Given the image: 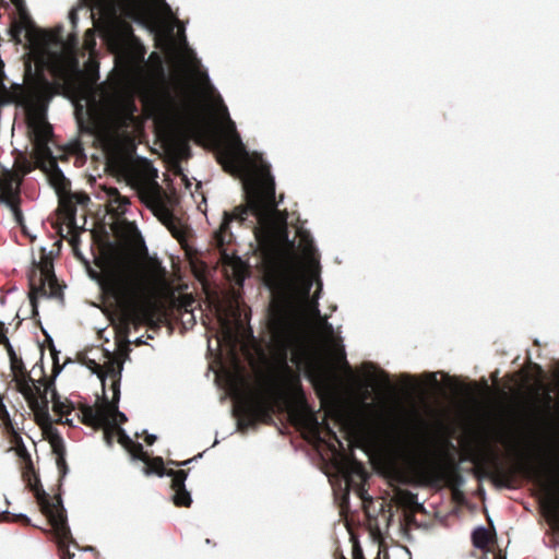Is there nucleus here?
<instances>
[{
  "instance_id": "f257e3e1",
  "label": "nucleus",
  "mask_w": 559,
  "mask_h": 559,
  "mask_svg": "<svg viewBox=\"0 0 559 559\" xmlns=\"http://www.w3.org/2000/svg\"><path fill=\"white\" fill-rule=\"evenodd\" d=\"M204 87L217 105L218 116L225 124L228 138V155L230 160L243 174L242 189L245 203L233 211H224L221 226L214 233V241L222 254H234L229 246L236 240L233 227L238 225L249 229L258 246L263 250H272L277 245H285L290 250L298 249L304 261L293 266L292 274L281 284L278 289L292 294H300L305 300L310 299V293L314 284L318 289L314 293L313 312L322 318L318 300L323 288L321 280V263L319 249L310 231L302 228L296 230V236L290 238L288 228V213L278 209L276 201L275 178L271 171V164L262 154H251L242 142L237 131L236 122L230 118L229 110L217 88L211 81L206 70L201 73Z\"/></svg>"
},
{
  "instance_id": "f03ea898",
  "label": "nucleus",
  "mask_w": 559,
  "mask_h": 559,
  "mask_svg": "<svg viewBox=\"0 0 559 559\" xmlns=\"http://www.w3.org/2000/svg\"><path fill=\"white\" fill-rule=\"evenodd\" d=\"M272 360L276 378L284 384L300 382L302 373L308 379L312 378L301 367V353L295 328L284 318L277 320L272 332Z\"/></svg>"
},
{
  "instance_id": "7ed1b4c3",
  "label": "nucleus",
  "mask_w": 559,
  "mask_h": 559,
  "mask_svg": "<svg viewBox=\"0 0 559 559\" xmlns=\"http://www.w3.org/2000/svg\"><path fill=\"white\" fill-rule=\"evenodd\" d=\"M107 289L120 304L131 306L145 289V275L134 259H120L108 271Z\"/></svg>"
},
{
  "instance_id": "20e7f679",
  "label": "nucleus",
  "mask_w": 559,
  "mask_h": 559,
  "mask_svg": "<svg viewBox=\"0 0 559 559\" xmlns=\"http://www.w3.org/2000/svg\"><path fill=\"white\" fill-rule=\"evenodd\" d=\"M10 104H14L23 110L29 128L40 136L47 138L52 132L47 119L48 102L44 100L35 88L15 84L13 88L5 92L2 100V105Z\"/></svg>"
},
{
  "instance_id": "39448f33",
  "label": "nucleus",
  "mask_w": 559,
  "mask_h": 559,
  "mask_svg": "<svg viewBox=\"0 0 559 559\" xmlns=\"http://www.w3.org/2000/svg\"><path fill=\"white\" fill-rule=\"evenodd\" d=\"M152 177L151 182H144L140 179L134 180L132 188L141 194V198L154 216L176 235L180 230V221L175 214L171 201L164 195L160 186L155 180L157 178V169L155 167H152Z\"/></svg>"
},
{
  "instance_id": "423d86ee",
  "label": "nucleus",
  "mask_w": 559,
  "mask_h": 559,
  "mask_svg": "<svg viewBox=\"0 0 559 559\" xmlns=\"http://www.w3.org/2000/svg\"><path fill=\"white\" fill-rule=\"evenodd\" d=\"M24 476L26 487L34 493L43 513L47 515L57 534L63 539L70 538L71 531L61 495L52 498L44 489L38 475L33 469L25 473Z\"/></svg>"
},
{
  "instance_id": "0eeeda50",
  "label": "nucleus",
  "mask_w": 559,
  "mask_h": 559,
  "mask_svg": "<svg viewBox=\"0 0 559 559\" xmlns=\"http://www.w3.org/2000/svg\"><path fill=\"white\" fill-rule=\"evenodd\" d=\"M28 298L33 318L38 316L39 299L63 300L62 290L59 288L58 280L51 265L37 264L28 274Z\"/></svg>"
},
{
  "instance_id": "6e6552de",
  "label": "nucleus",
  "mask_w": 559,
  "mask_h": 559,
  "mask_svg": "<svg viewBox=\"0 0 559 559\" xmlns=\"http://www.w3.org/2000/svg\"><path fill=\"white\" fill-rule=\"evenodd\" d=\"M158 466L154 468L146 467L144 469L145 475H156L158 477H170L171 489L174 491L171 500L177 507H190L192 503V497L190 491L186 487V480L188 478V472L185 469L166 468L162 457L156 459Z\"/></svg>"
},
{
  "instance_id": "1a4fd4ad",
  "label": "nucleus",
  "mask_w": 559,
  "mask_h": 559,
  "mask_svg": "<svg viewBox=\"0 0 559 559\" xmlns=\"http://www.w3.org/2000/svg\"><path fill=\"white\" fill-rule=\"evenodd\" d=\"M123 370L122 364H112L105 377H100L103 383V395L108 406L109 417L115 416L121 424L128 420L127 415L119 411L120 382Z\"/></svg>"
},
{
  "instance_id": "9d476101",
  "label": "nucleus",
  "mask_w": 559,
  "mask_h": 559,
  "mask_svg": "<svg viewBox=\"0 0 559 559\" xmlns=\"http://www.w3.org/2000/svg\"><path fill=\"white\" fill-rule=\"evenodd\" d=\"M19 392L28 402L32 411L35 413L36 417L39 420L47 425H50L52 423V418L49 412L50 401L47 396V391L41 390V385L39 382L36 389L27 385L25 386V391Z\"/></svg>"
},
{
  "instance_id": "9b49d317",
  "label": "nucleus",
  "mask_w": 559,
  "mask_h": 559,
  "mask_svg": "<svg viewBox=\"0 0 559 559\" xmlns=\"http://www.w3.org/2000/svg\"><path fill=\"white\" fill-rule=\"evenodd\" d=\"M364 369L370 373V377L364 382L357 383L365 392L370 390H389L390 389V374L379 369L376 365L367 361L362 365Z\"/></svg>"
},
{
  "instance_id": "f8f14e48",
  "label": "nucleus",
  "mask_w": 559,
  "mask_h": 559,
  "mask_svg": "<svg viewBox=\"0 0 559 559\" xmlns=\"http://www.w3.org/2000/svg\"><path fill=\"white\" fill-rule=\"evenodd\" d=\"M155 2L164 26L168 28L170 33H173L175 28H178L180 39L187 43L186 26L180 25L181 22L177 12L173 10L171 5L166 0H155Z\"/></svg>"
},
{
  "instance_id": "ddd939ff",
  "label": "nucleus",
  "mask_w": 559,
  "mask_h": 559,
  "mask_svg": "<svg viewBox=\"0 0 559 559\" xmlns=\"http://www.w3.org/2000/svg\"><path fill=\"white\" fill-rule=\"evenodd\" d=\"M10 369L13 373V381L17 385V391H25L27 385L35 389L38 386V381L32 378L26 370L22 357L16 356L15 359H10Z\"/></svg>"
},
{
  "instance_id": "4468645a",
  "label": "nucleus",
  "mask_w": 559,
  "mask_h": 559,
  "mask_svg": "<svg viewBox=\"0 0 559 559\" xmlns=\"http://www.w3.org/2000/svg\"><path fill=\"white\" fill-rule=\"evenodd\" d=\"M50 433L53 453L56 454L57 467L59 469L61 480H63L69 473V467L66 461V444L62 436L56 428L51 427Z\"/></svg>"
},
{
  "instance_id": "2eb2a0df",
  "label": "nucleus",
  "mask_w": 559,
  "mask_h": 559,
  "mask_svg": "<svg viewBox=\"0 0 559 559\" xmlns=\"http://www.w3.org/2000/svg\"><path fill=\"white\" fill-rule=\"evenodd\" d=\"M82 421L85 425L106 426L109 424V412L106 407L86 406L83 411Z\"/></svg>"
},
{
  "instance_id": "dca6fc26",
  "label": "nucleus",
  "mask_w": 559,
  "mask_h": 559,
  "mask_svg": "<svg viewBox=\"0 0 559 559\" xmlns=\"http://www.w3.org/2000/svg\"><path fill=\"white\" fill-rule=\"evenodd\" d=\"M83 10L85 12V14L87 15V17L90 20L93 19V12L92 10L87 7V4L83 1H81L80 3H78L76 7L72 8L68 14V19H69V22L73 28L72 33L69 35V39L71 41V44L76 47L79 45V35H78V32L75 31L76 27H78V23H79V16H78V12Z\"/></svg>"
},
{
  "instance_id": "f3484780",
  "label": "nucleus",
  "mask_w": 559,
  "mask_h": 559,
  "mask_svg": "<svg viewBox=\"0 0 559 559\" xmlns=\"http://www.w3.org/2000/svg\"><path fill=\"white\" fill-rule=\"evenodd\" d=\"M472 543L477 549H485L489 544V531L486 526L479 525L472 532Z\"/></svg>"
},
{
  "instance_id": "a211bd4d",
  "label": "nucleus",
  "mask_w": 559,
  "mask_h": 559,
  "mask_svg": "<svg viewBox=\"0 0 559 559\" xmlns=\"http://www.w3.org/2000/svg\"><path fill=\"white\" fill-rule=\"evenodd\" d=\"M345 489H344V492H343V499L345 501H348V498H349V489L352 487H357V492L358 495L362 498V499H371L369 496H367V492L365 490L364 487L361 486H358L354 478H353V475H350L348 472H345Z\"/></svg>"
},
{
  "instance_id": "6ab92c4d",
  "label": "nucleus",
  "mask_w": 559,
  "mask_h": 559,
  "mask_svg": "<svg viewBox=\"0 0 559 559\" xmlns=\"http://www.w3.org/2000/svg\"><path fill=\"white\" fill-rule=\"evenodd\" d=\"M109 197L111 203L116 204L121 210V213L128 212V207L131 205L128 197L122 195L116 188L110 191Z\"/></svg>"
},
{
  "instance_id": "aec40b11",
  "label": "nucleus",
  "mask_w": 559,
  "mask_h": 559,
  "mask_svg": "<svg viewBox=\"0 0 559 559\" xmlns=\"http://www.w3.org/2000/svg\"><path fill=\"white\" fill-rule=\"evenodd\" d=\"M73 409L72 402L68 400L57 401L52 404V411L57 417H63Z\"/></svg>"
},
{
  "instance_id": "412c9836",
  "label": "nucleus",
  "mask_w": 559,
  "mask_h": 559,
  "mask_svg": "<svg viewBox=\"0 0 559 559\" xmlns=\"http://www.w3.org/2000/svg\"><path fill=\"white\" fill-rule=\"evenodd\" d=\"M231 415L233 417L237 418V430L242 433H245L249 428H253L257 426L255 421L252 418H238V413L236 408L231 409Z\"/></svg>"
},
{
  "instance_id": "4be33fe9",
  "label": "nucleus",
  "mask_w": 559,
  "mask_h": 559,
  "mask_svg": "<svg viewBox=\"0 0 559 559\" xmlns=\"http://www.w3.org/2000/svg\"><path fill=\"white\" fill-rule=\"evenodd\" d=\"M221 324H222V331H221V336H218L217 341L218 343H234L235 342V335L233 333V331L230 330V328L228 326V323L225 319H221Z\"/></svg>"
},
{
  "instance_id": "5701e85b",
  "label": "nucleus",
  "mask_w": 559,
  "mask_h": 559,
  "mask_svg": "<svg viewBox=\"0 0 559 559\" xmlns=\"http://www.w3.org/2000/svg\"><path fill=\"white\" fill-rule=\"evenodd\" d=\"M1 521H12V520H20L25 525H31V518L26 515L25 513H11L8 510H4L0 514Z\"/></svg>"
},
{
  "instance_id": "b1692460",
  "label": "nucleus",
  "mask_w": 559,
  "mask_h": 559,
  "mask_svg": "<svg viewBox=\"0 0 559 559\" xmlns=\"http://www.w3.org/2000/svg\"><path fill=\"white\" fill-rule=\"evenodd\" d=\"M0 203L5 205L7 207H9L11 210V212H13V209H16L20 206V198H8L3 194H0Z\"/></svg>"
},
{
  "instance_id": "393cba45",
  "label": "nucleus",
  "mask_w": 559,
  "mask_h": 559,
  "mask_svg": "<svg viewBox=\"0 0 559 559\" xmlns=\"http://www.w3.org/2000/svg\"><path fill=\"white\" fill-rule=\"evenodd\" d=\"M45 391H47V394H48V393H50V399H49L50 403H52V404H53V403H55V402H57V401H62V397H61V396H60V394L58 393V391H57V389H56V386H55V384H53V383L49 384V385L45 389Z\"/></svg>"
},
{
  "instance_id": "a878e982",
  "label": "nucleus",
  "mask_w": 559,
  "mask_h": 559,
  "mask_svg": "<svg viewBox=\"0 0 559 559\" xmlns=\"http://www.w3.org/2000/svg\"><path fill=\"white\" fill-rule=\"evenodd\" d=\"M13 217H14V221L17 223V225H20L21 227L24 226V216H23V212L21 210V207H16V209H13Z\"/></svg>"
},
{
  "instance_id": "bb28decb",
  "label": "nucleus",
  "mask_w": 559,
  "mask_h": 559,
  "mask_svg": "<svg viewBox=\"0 0 559 559\" xmlns=\"http://www.w3.org/2000/svg\"><path fill=\"white\" fill-rule=\"evenodd\" d=\"M119 441L121 444H129V443H133V440L131 439V437L127 433V431L123 429V428H120L119 429Z\"/></svg>"
},
{
  "instance_id": "cd10ccee",
  "label": "nucleus",
  "mask_w": 559,
  "mask_h": 559,
  "mask_svg": "<svg viewBox=\"0 0 559 559\" xmlns=\"http://www.w3.org/2000/svg\"><path fill=\"white\" fill-rule=\"evenodd\" d=\"M202 457V453H199L198 455H195L194 457L192 459H189V460H186V461H182V462H176V461H170L169 462V465H173V466H178V467H182V466H187L188 464H190L191 462L193 461H197L198 459Z\"/></svg>"
},
{
  "instance_id": "c85d7f7f",
  "label": "nucleus",
  "mask_w": 559,
  "mask_h": 559,
  "mask_svg": "<svg viewBox=\"0 0 559 559\" xmlns=\"http://www.w3.org/2000/svg\"><path fill=\"white\" fill-rule=\"evenodd\" d=\"M399 378H400L401 381L406 382L407 385H409V386H414V382L416 381V377L415 376H413L411 373H406V372L401 373L399 376Z\"/></svg>"
},
{
  "instance_id": "c756f323",
  "label": "nucleus",
  "mask_w": 559,
  "mask_h": 559,
  "mask_svg": "<svg viewBox=\"0 0 559 559\" xmlns=\"http://www.w3.org/2000/svg\"><path fill=\"white\" fill-rule=\"evenodd\" d=\"M441 373H442L441 371H436V372H433V371H426V372L421 373L420 378L425 379V380H429V381L436 383L437 382V376L441 374Z\"/></svg>"
},
{
  "instance_id": "7c9ffc66",
  "label": "nucleus",
  "mask_w": 559,
  "mask_h": 559,
  "mask_svg": "<svg viewBox=\"0 0 559 559\" xmlns=\"http://www.w3.org/2000/svg\"><path fill=\"white\" fill-rule=\"evenodd\" d=\"M5 349L8 352V356H9V360L10 359H15L16 356H19L13 347V345L11 344L10 340L9 338H5Z\"/></svg>"
},
{
  "instance_id": "2f4dec72",
  "label": "nucleus",
  "mask_w": 559,
  "mask_h": 559,
  "mask_svg": "<svg viewBox=\"0 0 559 559\" xmlns=\"http://www.w3.org/2000/svg\"><path fill=\"white\" fill-rule=\"evenodd\" d=\"M83 115H84L83 107H81L80 109L79 108L75 109V117H76L78 124L80 127H83V126L85 127V121H84Z\"/></svg>"
},
{
  "instance_id": "473e14b6",
  "label": "nucleus",
  "mask_w": 559,
  "mask_h": 559,
  "mask_svg": "<svg viewBox=\"0 0 559 559\" xmlns=\"http://www.w3.org/2000/svg\"><path fill=\"white\" fill-rule=\"evenodd\" d=\"M353 474H356L359 478L366 479L368 477L367 471L365 467L359 464L355 471H353Z\"/></svg>"
},
{
  "instance_id": "72a5a7b5",
  "label": "nucleus",
  "mask_w": 559,
  "mask_h": 559,
  "mask_svg": "<svg viewBox=\"0 0 559 559\" xmlns=\"http://www.w3.org/2000/svg\"><path fill=\"white\" fill-rule=\"evenodd\" d=\"M71 413H68L66 416H63L62 418L61 417H58L56 419L57 423H60V424H64V425H69L71 427H74V424H73V419L70 418Z\"/></svg>"
},
{
  "instance_id": "f704fd0d",
  "label": "nucleus",
  "mask_w": 559,
  "mask_h": 559,
  "mask_svg": "<svg viewBox=\"0 0 559 559\" xmlns=\"http://www.w3.org/2000/svg\"><path fill=\"white\" fill-rule=\"evenodd\" d=\"M46 336H47V340L49 341V343L51 344L53 360L57 361L58 360V355L60 354V352L56 349V346L53 344L52 337L50 335H48V334H46Z\"/></svg>"
},
{
  "instance_id": "c9c22d12",
  "label": "nucleus",
  "mask_w": 559,
  "mask_h": 559,
  "mask_svg": "<svg viewBox=\"0 0 559 559\" xmlns=\"http://www.w3.org/2000/svg\"><path fill=\"white\" fill-rule=\"evenodd\" d=\"M323 329L328 334H334V326L328 321L326 318H323Z\"/></svg>"
},
{
  "instance_id": "e433bc0d",
  "label": "nucleus",
  "mask_w": 559,
  "mask_h": 559,
  "mask_svg": "<svg viewBox=\"0 0 559 559\" xmlns=\"http://www.w3.org/2000/svg\"><path fill=\"white\" fill-rule=\"evenodd\" d=\"M8 329L4 326V330L0 326V344L5 346V338H9L7 336Z\"/></svg>"
},
{
  "instance_id": "4c0bfd02",
  "label": "nucleus",
  "mask_w": 559,
  "mask_h": 559,
  "mask_svg": "<svg viewBox=\"0 0 559 559\" xmlns=\"http://www.w3.org/2000/svg\"><path fill=\"white\" fill-rule=\"evenodd\" d=\"M157 440V436L154 433H146L145 442L152 445Z\"/></svg>"
},
{
  "instance_id": "58836bf2",
  "label": "nucleus",
  "mask_w": 559,
  "mask_h": 559,
  "mask_svg": "<svg viewBox=\"0 0 559 559\" xmlns=\"http://www.w3.org/2000/svg\"><path fill=\"white\" fill-rule=\"evenodd\" d=\"M133 343H134L135 345H138V346L143 345V344H146V342L143 340V336H139V337H136V338L133 341Z\"/></svg>"
},
{
  "instance_id": "ea45409f",
  "label": "nucleus",
  "mask_w": 559,
  "mask_h": 559,
  "mask_svg": "<svg viewBox=\"0 0 559 559\" xmlns=\"http://www.w3.org/2000/svg\"><path fill=\"white\" fill-rule=\"evenodd\" d=\"M83 551H86V552H95V554H97V555H98V551H97V550H96V548H95V547H93V546H87V547H85V548L83 549Z\"/></svg>"
},
{
  "instance_id": "a19ab883",
  "label": "nucleus",
  "mask_w": 559,
  "mask_h": 559,
  "mask_svg": "<svg viewBox=\"0 0 559 559\" xmlns=\"http://www.w3.org/2000/svg\"><path fill=\"white\" fill-rule=\"evenodd\" d=\"M134 445H135V449H136V451H138V452H140V453H142V452H143V445H142V443L136 442V443H134Z\"/></svg>"
},
{
  "instance_id": "79ce46f5",
  "label": "nucleus",
  "mask_w": 559,
  "mask_h": 559,
  "mask_svg": "<svg viewBox=\"0 0 559 559\" xmlns=\"http://www.w3.org/2000/svg\"><path fill=\"white\" fill-rule=\"evenodd\" d=\"M192 53H193V59H194L195 63H197V64H201V61H200V59H198V57H197L195 52H194V51H192Z\"/></svg>"
},
{
  "instance_id": "37998d69",
  "label": "nucleus",
  "mask_w": 559,
  "mask_h": 559,
  "mask_svg": "<svg viewBox=\"0 0 559 559\" xmlns=\"http://www.w3.org/2000/svg\"><path fill=\"white\" fill-rule=\"evenodd\" d=\"M188 314L190 316V320H189V322H192V324H194L195 319H194L193 313H192V312H189Z\"/></svg>"
},
{
  "instance_id": "c03bdc74",
  "label": "nucleus",
  "mask_w": 559,
  "mask_h": 559,
  "mask_svg": "<svg viewBox=\"0 0 559 559\" xmlns=\"http://www.w3.org/2000/svg\"><path fill=\"white\" fill-rule=\"evenodd\" d=\"M58 29H59V33H60V39H62V31H63V26H62V25H60V26L58 27Z\"/></svg>"
},
{
  "instance_id": "a18cd8bd",
  "label": "nucleus",
  "mask_w": 559,
  "mask_h": 559,
  "mask_svg": "<svg viewBox=\"0 0 559 559\" xmlns=\"http://www.w3.org/2000/svg\"><path fill=\"white\" fill-rule=\"evenodd\" d=\"M87 34H88V35H91V36L93 37V36H94V31H93L92 28H90V29L87 31Z\"/></svg>"
},
{
  "instance_id": "49530a36",
  "label": "nucleus",
  "mask_w": 559,
  "mask_h": 559,
  "mask_svg": "<svg viewBox=\"0 0 559 559\" xmlns=\"http://www.w3.org/2000/svg\"><path fill=\"white\" fill-rule=\"evenodd\" d=\"M218 442H219V441H218V439L216 438V439H215V441H214V443H213V447H214V445H216V444H218Z\"/></svg>"
},
{
  "instance_id": "de8ad7c7",
  "label": "nucleus",
  "mask_w": 559,
  "mask_h": 559,
  "mask_svg": "<svg viewBox=\"0 0 559 559\" xmlns=\"http://www.w3.org/2000/svg\"><path fill=\"white\" fill-rule=\"evenodd\" d=\"M0 326L4 330V323L0 321Z\"/></svg>"
}]
</instances>
